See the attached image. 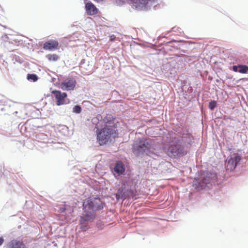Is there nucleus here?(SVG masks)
Instances as JSON below:
<instances>
[{
  "label": "nucleus",
  "mask_w": 248,
  "mask_h": 248,
  "mask_svg": "<svg viewBox=\"0 0 248 248\" xmlns=\"http://www.w3.org/2000/svg\"><path fill=\"white\" fill-rule=\"evenodd\" d=\"M193 138L192 136L186 135L172 143L169 147L167 155H186L189 153Z\"/></svg>",
  "instance_id": "f257e3e1"
},
{
  "label": "nucleus",
  "mask_w": 248,
  "mask_h": 248,
  "mask_svg": "<svg viewBox=\"0 0 248 248\" xmlns=\"http://www.w3.org/2000/svg\"><path fill=\"white\" fill-rule=\"evenodd\" d=\"M217 178V175L215 172L207 171L202 173L200 178H195L193 181V186L195 188L202 189L209 188L212 181Z\"/></svg>",
  "instance_id": "f03ea898"
},
{
  "label": "nucleus",
  "mask_w": 248,
  "mask_h": 248,
  "mask_svg": "<svg viewBox=\"0 0 248 248\" xmlns=\"http://www.w3.org/2000/svg\"><path fill=\"white\" fill-rule=\"evenodd\" d=\"M83 206L87 215L85 217H81L80 222L82 224L89 219V214H91L94 211L101 210L103 208L100 200L95 198L87 199L83 202Z\"/></svg>",
  "instance_id": "7ed1b4c3"
},
{
  "label": "nucleus",
  "mask_w": 248,
  "mask_h": 248,
  "mask_svg": "<svg viewBox=\"0 0 248 248\" xmlns=\"http://www.w3.org/2000/svg\"><path fill=\"white\" fill-rule=\"evenodd\" d=\"M160 0H131L130 5L133 9L148 10L154 7L155 9L158 5Z\"/></svg>",
  "instance_id": "20e7f679"
},
{
  "label": "nucleus",
  "mask_w": 248,
  "mask_h": 248,
  "mask_svg": "<svg viewBox=\"0 0 248 248\" xmlns=\"http://www.w3.org/2000/svg\"><path fill=\"white\" fill-rule=\"evenodd\" d=\"M97 140L100 145H104L111 141L112 138H114L115 134L114 129L111 127L106 125L100 131L96 132Z\"/></svg>",
  "instance_id": "39448f33"
},
{
  "label": "nucleus",
  "mask_w": 248,
  "mask_h": 248,
  "mask_svg": "<svg viewBox=\"0 0 248 248\" xmlns=\"http://www.w3.org/2000/svg\"><path fill=\"white\" fill-rule=\"evenodd\" d=\"M151 144L147 140H143L140 143L133 144L132 150L136 155H147L150 153Z\"/></svg>",
  "instance_id": "423d86ee"
},
{
  "label": "nucleus",
  "mask_w": 248,
  "mask_h": 248,
  "mask_svg": "<svg viewBox=\"0 0 248 248\" xmlns=\"http://www.w3.org/2000/svg\"><path fill=\"white\" fill-rule=\"evenodd\" d=\"M241 156H228L226 161L227 170L232 171L235 169L241 160Z\"/></svg>",
  "instance_id": "0eeeda50"
},
{
  "label": "nucleus",
  "mask_w": 248,
  "mask_h": 248,
  "mask_svg": "<svg viewBox=\"0 0 248 248\" xmlns=\"http://www.w3.org/2000/svg\"><path fill=\"white\" fill-rule=\"evenodd\" d=\"M76 81L73 78H69L63 80L61 84V89L63 91L73 90L76 86Z\"/></svg>",
  "instance_id": "6e6552de"
},
{
  "label": "nucleus",
  "mask_w": 248,
  "mask_h": 248,
  "mask_svg": "<svg viewBox=\"0 0 248 248\" xmlns=\"http://www.w3.org/2000/svg\"><path fill=\"white\" fill-rule=\"evenodd\" d=\"M52 93L56 98L57 106H60L64 103V99L67 97V94L65 93H62L58 90H54L52 92Z\"/></svg>",
  "instance_id": "1a4fd4ad"
},
{
  "label": "nucleus",
  "mask_w": 248,
  "mask_h": 248,
  "mask_svg": "<svg viewBox=\"0 0 248 248\" xmlns=\"http://www.w3.org/2000/svg\"><path fill=\"white\" fill-rule=\"evenodd\" d=\"M85 8L87 13L89 15H94L97 13V9L91 2L86 3Z\"/></svg>",
  "instance_id": "9d476101"
},
{
  "label": "nucleus",
  "mask_w": 248,
  "mask_h": 248,
  "mask_svg": "<svg viewBox=\"0 0 248 248\" xmlns=\"http://www.w3.org/2000/svg\"><path fill=\"white\" fill-rule=\"evenodd\" d=\"M59 45V43L57 41L54 40H50L46 42L44 45V48L46 50H52L55 48H56Z\"/></svg>",
  "instance_id": "9b49d317"
},
{
  "label": "nucleus",
  "mask_w": 248,
  "mask_h": 248,
  "mask_svg": "<svg viewBox=\"0 0 248 248\" xmlns=\"http://www.w3.org/2000/svg\"><path fill=\"white\" fill-rule=\"evenodd\" d=\"M114 170L118 175L123 174L125 171V168L123 163L120 161L117 162L115 165Z\"/></svg>",
  "instance_id": "f8f14e48"
},
{
  "label": "nucleus",
  "mask_w": 248,
  "mask_h": 248,
  "mask_svg": "<svg viewBox=\"0 0 248 248\" xmlns=\"http://www.w3.org/2000/svg\"><path fill=\"white\" fill-rule=\"evenodd\" d=\"M7 248H24V246L21 242L13 240L8 243Z\"/></svg>",
  "instance_id": "ddd939ff"
},
{
  "label": "nucleus",
  "mask_w": 248,
  "mask_h": 248,
  "mask_svg": "<svg viewBox=\"0 0 248 248\" xmlns=\"http://www.w3.org/2000/svg\"><path fill=\"white\" fill-rule=\"evenodd\" d=\"M232 70L234 72H238L240 73L245 74L248 71V67L246 65L240 64L238 65H233Z\"/></svg>",
  "instance_id": "4468645a"
},
{
  "label": "nucleus",
  "mask_w": 248,
  "mask_h": 248,
  "mask_svg": "<svg viewBox=\"0 0 248 248\" xmlns=\"http://www.w3.org/2000/svg\"><path fill=\"white\" fill-rule=\"evenodd\" d=\"M102 119V117L100 115H98L96 117L92 119L93 124L95 125V128L96 129V132L99 131L100 124L103 123Z\"/></svg>",
  "instance_id": "2eb2a0df"
},
{
  "label": "nucleus",
  "mask_w": 248,
  "mask_h": 248,
  "mask_svg": "<svg viewBox=\"0 0 248 248\" xmlns=\"http://www.w3.org/2000/svg\"><path fill=\"white\" fill-rule=\"evenodd\" d=\"M15 36L12 35H10L8 36L7 35H4L2 37V40L6 42H9V43H11L12 44H14L16 43L15 39Z\"/></svg>",
  "instance_id": "dca6fc26"
},
{
  "label": "nucleus",
  "mask_w": 248,
  "mask_h": 248,
  "mask_svg": "<svg viewBox=\"0 0 248 248\" xmlns=\"http://www.w3.org/2000/svg\"><path fill=\"white\" fill-rule=\"evenodd\" d=\"M27 78L29 80L32 81L33 82H35L38 79L37 76L34 74H28L27 75Z\"/></svg>",
  "instance_id": "f3484780"
},
{
  "label": "nucleus",
  "mask_w": 248,
  "mask_h": 248,
  "mask_svg": "<svg viewBox=\"0 0 248 248\" xmlns=\"http://www.w3.org/2000/svg\"><path fill=\"white\" fill-rule=\"evenodd\" d=\"M47 58L49 61H56L58 60L59 57L56 54H50L47 56Z\"/></svg>",
  "instance_id": "a211bd4d"
},
{
  "label": "nucleus",
  "mask_w": 248,
  "mask_h": 248,
  "mask_svg": "<svg viewBox=\"0 0 248 248\" xmlns=\"http://www.w3.org/2000/svg\"><path fill=\"white\" fill-rule=\"evenodd\" d=\"M130 1L131 0H116V2L118 4L122 5L125 3H127L130 4Z\"/></svg>",
  "instance_id": "6ab92c4d"
},
{
  "label": "nucleus",
  "mask_w": 248,
  "mask_h": 248,
  "mask_svg": "<svg viewBox=\"0 0 248 248\" xmlns=\"http://www.w3.org/2000/svg\"><path fill=\"white\" fill-rule=\"evenodd\" d=\"M217 106V102L215 101H212L209 103V108L211 110L214 109Z\"/></svg>",
  "instance_id": "aec40b11"
},
{
  "label": "nucleus",
  "mask_w": 248,
  "mask_h": 248,
  "mask_svg": "<svg viewBox=\"0 0 248 248\" xmlns=\"http://www.w3.org/2000/svg\"><path fill=\"white\" fill-rule=\"evenodd\" d=\"M81 110V108L80 106L76 105L73 108V112L79 113H80Z\"/></svg>",
  "instance_id": "412c9836"
},
{
  "label": "nucleus",
  "mask_w": 248,
  "mask_h": 248,
  "mask_svg": "<svg viewBox=\"0 0 248 248\" xmlns=\"http://www.w3.org/2000/svg\"><path fill=\"white\" fill-rule=\"evenodd\" d=\"M60 210H61V212H66V213H71V210L68 209V205H64V207H62L60 208Z\"/></svg>",
  "instance_id": "4be33fe9"
},
{
  "label": "nucleus",
  "mask_w": 248,
  "mask_h": 248,
  "mask_svg": "<svg viewBox=\"0 0 248 248\" xmlns=\"http://www.w3.org/2000/svg\"><path fill=\"white\" fill-rule=\"evenodd\" d=\"M38 136L42 137V139H44V140L46 139V137H47V136L46 135H44L43 134H40Z\"/></svg>",
  "instance_id": "5701e85b"
},
{
  "label": "nucleus",
  "mask_w": 248,
  "mask_h": 248,
  "mask_svg": "<svg viewBox=\"0 0 248 248\" xmlns=\"http://www.w3.org/2000/svg\"><path fill=\"white\" fill-rule=\"evenodd\" d=\"M4 242V239L2 237H0V246L2 245Z\"/></svg>",
  "instance_id": "b1692460"
},
{
  "label": "nucleus",
  "mask_w": 248,
  "mask_h": 248,
  "mask_svg": "<svg viewBox=\"0 0 248 248\" xmlns=\"http://www.w3.org/2000/svg\"><path fill=\"white\" fill-rule=\"evenodd\" d=\"M5 102V99H3L2 100H0V105H3V103H4Z\"/></svg>",
  "instance_id": "393cba45"
},
{
  "label": "nucleus",
  "mask_w": 248,
  "mask_h": 248,
  "mask_svg": "<svg viewBox=\"0 0 248 248\" xmlns=\"http://www.w3.org/2000/svg\"><path fill=\"white\" fill-rule=\"evenodd\" d=\"M116 198H117L118 199H119V196H118V195H116Z\"/></svg>",
  "instance_id": "a878e982"
},
{
  "label": "nucleus",
  "mask_w": 248,
  "mask_h": 248,
  "mask_svg": "<svg viewBox=\"0 0 248 248\" xmlns=\"http://www.w3.org/2000/svg\"><path fill=\"white\" fill-rule=\"evenodd\" d=\"M1 109L2 110L3 109V108H1Z\"/></svg>",
  "instance_id": "bb28decb"
},
{
  "label": "nucleus",
  "mask_w": 248,
  "mask_h": 248,
  "mask_svg": "<svg viewBox=\"0 0 248 248\" xmlns=\"http://www.w3.org/2000/svg\"><path fill=\"white\" fill-rule=\"evenodd\" d=\"M112 36H111V40L113 39V38H112Z\"/></svg>",
  "instance_id": "cd10ccee"
}]
</instances>
